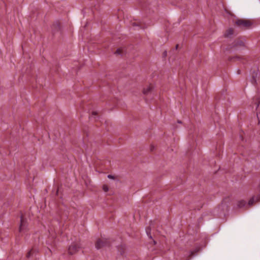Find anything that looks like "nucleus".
<instances>
[{
	"label": "nucleus",
	"mask_w": 260,
	"mask_h": 260,
	"mask_svg": "<svg viewBox=\"0 0 260 260\" xmlns=\"http://www.w3.org/2000/svg\"><path fill=\"white\" fill-rule=\"evenodd\" d=\"M255 100V104L257 105L256 108H257L260 104V98H257Z\"/></svg>",
	"instance_id": "nucleus-11"
},
{
	"label": "nucleus",
	"mask_w": 260,
	"mask_h": 260,
	"mask_svg": "<svg viewBox=\"0 0 260 260\" xmlns=\"http://www.w3.org/2000/svg\"><path fill=\"white\" fill-rule=\"evenodd\" d=\"M80 248V245L79 243H73L68 248V252L70 254L73 255L76 253Z\"/></svg>",
	"instance_id": "nucleus-2"
},
{
	"label": "nucleus",
	"mask_w": 260,
	"mask_h": 260,
	"mask_svg": "<svg viewBox=\"0 0 260 260\" xmlns=\"http://www.w3.org/2000/svg\"><path fill=\"white\" fill-rule=\"evenodd\" d=\"M246 203L244 200H240L237 202V206L239 208H242L243 207H244L246 205Z\"/></svg>",
	"instance_id": "nucleus-6"
},
{
	"label": "nucleus",
	"mask_w": 260,
	"mask_h": 260,
	"mask_svg": "<svg viewBox=\"0 0 260 260\" xmlns=\"http://www.w3.org/2000/svg\"><path fill=\"white\" fill-rule=\"evenodd\" d=\"M254 202V198H252L250 199L249 200V202H248V205L250 206H252L253 205Z\"/></svg>",
	"instance_id": "nucleus-10"
},
{
	"label": "nucleus",
	"mask_w": 260,
	"mask_h": 260,
	"mask_svg": "<svg viewBox=\"0 0 260 260\" xmlns=\"http://www.w3.org/2000/svg\"><path fill=\"white\" fill-rule=\"evenodd\" d=\"M96 114H97V113H96V112H95V111H93V112H92V116H94V115H96Z\"/></svg>",
	"instance_id": "nucleus-15"
},
{
	"label": "nucleus",
	"mask_w": 260,
	"mask_h": 260,
	"mask_svg": "<svg viewBox=\"0 0 260 260\" xmlns=\"http://www.w3.org/2000/svg\"><path fill=\"white\" fill-rule=\"evenodd\" d=\"M234 34V30L232 28H230L229 29H228L227 30H226V32L225 33V36L227 37H231L232 35H233Z\"/></svg>",
	"instance_id": "nucleus-8"
},
{
	"label": "nucleus",
	"mask_w": 260,
	"mask_h": 260,
	"mask_svg": "<svg viewBox=\"0 0 260 260\" xmlns=\"http://www.w3.org/2000/svg\"><path fill=\"white\" fill-rule=\"evenodd\" d=\"M219 209L222 211V213L225 214V213L229 210V207L225 203H222L219 207Z\"/></svg>",
	"instance_id": "nucleus-4"
},
{
	"label": "nucleus",
	"mask_w": 260,
	"mask_h": 260,
	"mask_svg": "<svg viewBox=\"0 0 260 260\" xmlns=\"http://www.w3.org/2000/svg\"><path fill=\"white\" fill-rule=\"evenodd\" d=\"M30 255H31V251H29L28 252V253L27 254V257H29L30 256Z\"/></svg>",
	"instance_id": "nucleus-14"
},
{
	"label": "nucleus",
	"mask_w": 260,
	"mask_h": 260,
	"mask_svg": "<svg viewBox=\"0 0 260 260\" xmlns=\"http://www.w3.org/2000/svg\"><path fill=\"white\" fill-rule=\"evenodd\" d=\"M27 224L22 217L21 218V223L19 226V232H22L26 229Z\"/></svg>",
	"instance_id": "nucleus-5"
},
{
	"label": "nucleus",
	"mask_w": 260,
	"mask_h": 260,
	"mask_svg": "<svg viewBox=\"0 0 260 260\" xmlns=\"http://www.w3.org/2000/svg\"><path fill=\"white\" fill-rule=\"evenodd\" d=\"M237 45L240 46H244V43L242 41H240L237 42Z\"/></svg>",
	"instance_id": "nucleus-12"
},
{
	"label": "nucleus",
	"mask_w": 260,
	"mask_h": 260,
	"mask_svg": "<svg viewBox=\"0 0 260 260\" xmlns=\"http://www.w3.org/2000/svg\"><path fill=\"white\" fill-rule=\"evenodd\" d=\"M258 189H259V191H260V184L258 185Z\"/></svg>",
	"instance_id": "nucleus-16"
},
{
	"label": "nucleus",
	"mask_w": 260,
	"mask_h": 260,
	"mask_svg": "<svg viewBox=\"0 0 260 260\" xmlns=\"http://www.w3.org/2000/svg\"><path fill=\"white\" fill-rule=\"evenodd\" d=\"M103 190L105 191V192H107L109 190V187L106 184H104L103 185Z\"/></svg>",
	"instance_id": "nucleus-9"
},
{
	"label": "nucleus",
	"mask_w": 260,
	"mask_h": 260,
	"mask_svg": "<svg viewBox=\"0 0 260 260\" xmlns=\"http://www.w3.org/2000/svg\"><path fill=\"white\" fill-rule=\"evenodd\" d=\"M104 245V242L102 240H99L97 241L95 246L97 249H99L102 247Z\"/></svg>",
	"instance_id": "nucleus-7"
},
{
	"label": "nucleus",
	"mask_w": 260,
	"mask_h": 260,
	"mask_svg": "<svg viewBox=\"0 0 260 260\" xmlns=\"http://www.w3.org/2000/svg\"><path fill=\"white\" fill-rule=\"evenodd\" d=\"M236 24L243 29L248 28L252 25V23L250 20L245 19H238L236 21Z\"/></svg>",
	"instance_id": "nucleus-1"
},
{
	"label": "nucleus",
	"mask_w": 260,
	"mask_h": 260,
	"mask_svg": "<svg viewBox=\"0 0 260 260\" xmlns=\"http://www.w3.org/2000/svg\"><path fill=\"white\" fill-rule=\"evenodd\" d=\"M154 89V86L152 84H149L148 85L146 86L145 87H144L143 89V93L145 95H147L149 93H150L153 89Z\"/></svg>",
	"instance_id": "nucleus-3"
},
{
	"label": "nucleus",
	"mask_w": 260,
	"mask_h": 260,
	"mask_svg": "<svg viewBox=\"0 0 260 260\" xmlns=\"http://www.w3.org/2000/svg\"><path fill=\"white\" fill-rule=\"evenodd\" d=\"M117 52L119 53V50H117Z\"/></svg>",
	"instance_id": "nucleus-17"
},
{
	"label": "nucleus",
	"mask_w": 260,
	"mask_h": 260,
	"mask_svg": "<svg viewBox=\"0 0 260 260\" xmlns=\"http://www.w3.org/2000/svg\"><path fill=\"white\" fill-rule=\"evenodd\" d=\"M108 178L110 179H115V177L112 175H108Z\"/></svg>",
	"instance_id": "nucleus-13"
}]
</instances>
